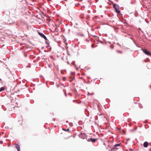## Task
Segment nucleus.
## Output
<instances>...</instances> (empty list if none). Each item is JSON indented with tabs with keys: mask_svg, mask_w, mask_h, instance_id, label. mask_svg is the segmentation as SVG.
<instances>
[{
	"mask_svg": "<svg viewBox=\"0 0 151 151\" xmlns=\"http://www.w3.org/2000/svg\"><path fill=\"white\" fill-rule=\"evenodd\" d=\"M6 107L8 110L9 111L14 110L15 108L13 105L9 104H7Z\"/></svg>",
	"mask_w": 151,
	"mask_h": 151,
	"instance_id": "f257e3e1",
	"label": "nucleus"
},
{
	"mask_svg": "<svg viewBox=\"0 0 151 151\" xmlns=\"http://www.w3.org/2000/svg\"><path fill=\"white\" fill-rule=\"evenodd\" d=\"M15 147L17 149L18 151H20V146L18 144H16Z\"/></svg>",
	"mask_w": 151,
	"mask_h": 151,
	"instance_id": "0eeeda50",
	"label": "nucleus"
},
{
	"mask_svg": "<svg viewBox=\"0 0 151 151\" xmlns=\"http://www.w3.org/2000/svg\"><path fill=\"white\" fill-rule=\"evenodd\" d=\"M110 139H111V140L109 141H106V142H113V139H112V138H111V137H110Z\"/></svg>",
	"mask_w": 151,
	"mask_h": 151,
	"instance_id": "1a4fd4ad",
	"label": "nucleus"
},
{
	"mask_svg": "<svg viewBox=\"0 0 151 151\" xmlns=\"http://www.w3.org/2000/svg\"><path fill=\"white\" fill-rule=\"evenodd\" d=\"M88 93V95H93V94H94V93H90V94L89 93Z\"/></svg>",
	"mask_w": 151,
	"mask_h": 151,
	"instance_id": "f8f14e48",
	"label": "nucleus"
},
{
	"mask_svg": "<svg viewBox=\"0 0 151 151\" xmlns=\"http://www.w3.org/2000/svg\"><path fill=\"white\" fill-rule=\"evenodd\" d=\"M64 1H67V0H64Z\"/></svg>",
	"mask_w": 151,
	"mask_h": 151,
	"instance_id": "a211bd4d",
	"label": "nucleus"
},
{
	"mask_svg": "<svg viewBox=\"0 0 151 151\" xmlns=\"http://www.w3.org/2000/svg\"><path fill=\"white\" fill-rule=\"evenodd\" d=\"M63 130L65 131H69V129L68 128L67 129H63Z\"/></svg>",
	"mask_w": 151,
	"mask_h": 151,
	"instance_id": "9b49d317",
	"label": "nucleus"
},
{
	"mask_svg": "<svg viewBox=\"0 0 151 151\" xmlns=\"http://www.w3.org/2000/svg\"><path fill=\"white\" fill-rule=\"evenodd\" d=\"M130 150H132V149H130Z\"/></svg>",
	"mask_w": 151,
	"mask_h": 151,
	"instance_id": "6ab92c4d",
	"label": "nucleus"
},
{
	"mask_svg": "<svg viewBox=\"0 0 151 151\" xmlns=\"http://www.w3.org/2000/svg\"><path fill=\"white\" fill-rule=\"evenodd\" d=\"M109 1L111 2V1L110 0H108Z\"/></svg>",
	"mask_w": 151,
	"mask_h": 151,
	"instance_id": "f3484780",
	"label": "nucleus"
},
{
	"mask_svg": "<svg viewBox=\"0 0 151 151\" xmlns=\"http://www.w3.org/2000/svg\"><path fill=\"white\" fill-rule=\"evenodd\" d=\"M107 146H108V147H109V145H107Z\"/></svg>",
	"mask_w": 151,
	"mask_h": 151,
	"instance_id": "dca6fc26",
	"label": "nucleus"
},
{
	"mask_svg": "<svg viewBox=\"0 0 151 151\" xmlns=\"http://www.w3.org/2000/svg\"><path fill=\"white\" fill-rule=\"evenodd\" d=\"M0 143L1 144H2L3 143V142L2 141H0Z\"/></svg>",
	"mask_w": 151,
	"mask_h": 151,
	"instance_id": "4468645a",
	"label": "nucleus"
},
{
	"mask_svg": "<svg viewBox=\"0 0 151 151\" xmlns=\"http://www.w3.org/2000/svg\"><path fill=\"white\" fill-rule=\"evenodd\" d=\"M113 7L115 9L116 12L117 13H120V11L119 10V6L116 4H113Z\"/></svg>",
	"mask_w": 151,
	"mask_h": 151,
	"instance_id": "f03ea898",
	"label": "nucleus"
},
{
	"mask_svg": "<svg viewBox=\"0 0 151 151\" xmlns=\"http://www.w3.org/2000/svg\"><path fill=\"white\" fill-rule=\"evenodd\" d=\"M96 139H92L91 138H88V141L89 142H96Z\"/></svg>",
	"mask_w": 151,
	"mask_h": 151,
	"instance_id": "20e7f679",
	"label": "nucleus"
},
{
	"mask_svg": "<svg viewBox=\"0 0 151 151\" xmlns=\"http://www.w3.org/2000/svg\"><path fill=\"white\" fill-rule=\"evenodd\" d=\"M148 143L147 142H145L143 144V146L145 147H146L148 145Z\"/></svg>",
	"mask_w": 151,
	"mask_h": 151,
	"instance_id": "6e6552de",
	"label": "nucleus"
},
{
	"mask_svg": "<svg viewBox=\"0 0 151 151\" xmlns=\"http://www.w3.org/2000/svg\"><path fill=\"white\" fill-rule=\"evenodd\" d=\"M104 145H105V146H106V145H107L105 143H104Z\"/></svg>",
	"mask_w": 151,
	"mask_h": 151,
	"instance_id": "2eb2a0df",
	"label": "nucleus"
},
{
	"mask_svg": "<svg viewBox=\"0 0 151 151\" xmlns=\"http://www.w3.org/2000/svg\"><path fill=\"white\" fill-rule=\"evenodd\" d=\"M39 35L42 37L45 40L47 39V38L46 36L42 33L39 32Z\"/></svg>",
	"mask_w": 151,
	"mask_h": 151,
	"instance_id": "423d86ee",
	"label": "nucleus"
},
{
	"mask_svg": "<svg viewBox=\"0 0 151 151\" xmlns=\"http://www.w3.org/2000/svg\"><path fill=\"white\" fill-rule=\"evenodd\" d=\"M143 52L146 55L151 56V54L145 49H142Z\"/></svg>",
	"mask_w": 151,
	"mask_h": 151,
	"instance_id": "7ed1b4c3",
	"label": "nucleus"
},
{
	"mask_svg": "<svg viewBox=\"0 0 151 151\" xmlns=\"http://www.w3.org/2000/svg\"><path fill=\"white\" fill-rule=\"evenodd\" d=\"M117 52H119V53H122V52H121V51H117Z\"/></svg>",
	"mask_w": 151,
	"mask_h": 151,
	"instance_id": "ddd939ff",
	"label": "nucleus"
},
{
	"mask_svg": "<svg viewBox=\"0 0 151 151\" xmlns=\"http://www.w3.org/2000/svg\"><path fill=\"white\" fill-rule=\"evenodd\" d=\"M120 146V144H116V145H115L113 146V148L112 149V150L113 149H117L118 148H117V147H119Z\"/></svg>",
	"mask_w": 151,
	"mask_h": 151,
	"instance_id": "39448f33",
	"label": "nucleus"
},
{
	"mask_svg": "<svg viewBox=\"0 0 151 151\" xmlns=\"http://www.w3.org/2000/svg\"><path fill=\"white\" fill-rule=\"evenodd\" d=\"M4 87H1L0 88V92L2 91H3L4 90Z\"/></svg>",
	"mask_w": 151,
	"mask_h": 151,
	"instance_id": "9d476101",
	"label": "nucleus"
}]
</instances>
